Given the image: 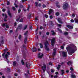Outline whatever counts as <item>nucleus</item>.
<instances>
[{
    "instance_id": "obj_35",
    "label": "nucleus",
    "mask_w": 78,
    "mask_h": 78,
    "mask_svg": "<svg viewBox=\"0 0 78 78\" xmlns=\"http://www.w3.org/2000/svg\"><path fill=\"white\" fill-rule=\"evenodd\" d=\"M30 5H28V7L27 9V11H29V10L30 9Z\"/></svg>"
},
{
    "instance_id": "obj_2",
    "label": "nucleus",
    "mask_w": 78,
    "mask_h": 78,
    "mask_svg": "<svg viewBox=\"0 0 78 78\" xmlns=\"http://www.w3.org/2000/svg\"><path fill=\"white\" fill-rule=\"evenodd\" d=\"M44 45L45 47V50H46L48 51H50V49L48 47V41H46L44 43Z\"/></svg>"
},
{
    "instance_id": "obj_39",
    "label": "nucleus",
    "mask_w": 78,
    "mask_h": 78,
    "mask_svg": "<svg viewBox=\"0 0 78 78\" xmlns=\"http://www.w3.org/2000/svg\"><path fill=\"white\" fill-rule=\"evenodd\" d=\"M28 30H27V31L24 33V35H25V36L27 35L28 34Z\"/></svg>"
},
{
    "instance_id": "obj_17",
    "label": "nucleus",
    "mask_w": 78,
    "mask_h": 78,
    "mask_svg": "<svg viewBox=\"0 0 78 78\" xmlns=\"http://www.w3.org/2000/svg\"><path fill=\"white\" fill-rule=\"evenodd\" d=\"M16 64H17V62L16 61L13 62V66H16Z\"/></svg>"
},
{
    "instance_id": "obj_1",
    "label": "nucleus",
    "mask_w": 78,
    "mask_h": 78,
    "mask_svg": "<svg viewBox=\"0 0 78 78\" xmlns=\"http://www.w3.org/2000/svg\"><path fill=\"white\" fill-rule=\"evenodd\" d=\"M66 49L67 51H69V55H72V53H75V51L76 50V46H74L73 47L69 46L66 48Z\"/></svg>"
},
{
    "instance_id": "obj_63",
    "label": "nucleus",
    "mask_w": 78,
    "mask_h": 78,
    "mask_svg": "<svg viewBox=\"0 0 78 78\" xmlns=\"http://www.w3.org/2000/svg\"><path fill=\"white\" fill-rule=\"evenodd\" d=\"M58 4H59V2H57L55 3V5H56V6H57Z\"/></svg>"
},
{
    "instance_id": "obj_61",
    "label": "nucleus",
    "mask_w": 78,
    "mask_h": 78,
    "mask_svg": "<svg viewBox=\"0 0 78 78\" xmlns=\"http://www.w3.org/2000/svg\"><path fill=\"white\" fill-rule=\"evenodd\" d=\"M2 11L3 12H5V11H6V9H2Z\"/></svg>"
},
{
    "instance_id": "obj_23",
    "label": "nucleus",
    "mask_w": 78,
    "mask_h": 78,
    "mask_svg": "<svg viewBox=\"0 0 78 78\" xmlns=\"http://www.w3.org/2000/svg\"><path fill=\"white\" fill-rule=\"evenodd\" d=\"M8 55L7 54H5V58L7 60H8Z\"/></svg>"
},
{
    "instance_id": "obj_21",
    "label": "nucleus",
    "mask_w": 78,
    "mask_h": 78,
    "mask_svg": "<svg viewBox=\"0 0 78 78\" xmlns=\"http://www.w3.org/2000/svg\"><path fill=\"white\" fill-rule=\"evenodd\" d=\"M60 67L61 65H58V67H57V70H59V69H60Z\"/></svg>"
},
{
    "instance_id": "obj_30",
    "label": "nucleus",
    "mask_w": 78,
    "mask_h": 78,
    "mask_svg": "<svg viewBox=\"0 0 78 78\" xmlns=\"http://www.w3.org/2000/svg\"><path fill=\"white\" fill-rule=\"evenodd\" d=\"M68 34H69L68 32H65L64 33V35H68Z\"/></svg>"
},
{
    "instance_id": "obj_60",
    "label": "nucleus",
    "mask_w": 78,
    "mask_h": 78,
    "mask_svg": "<svg viewBox=\"0 0 78 78\" xmlns=\"http://www.w3.org/2000/svg\"><path fill=\"white\" fill-rule=\"evenodd\" d=\"M2 27H5V23H4L2 25Z\"/></svg>"
},
{
    "instance_id": "obj_3",
    "label": "nucleus",
    "mask_w": 78,
    "mask_h": 78,
    "mask_svg": "<svg viewBox=\"0 0 78 78\" xmlns=\"http://www.w3.org/2000/svg\"><path fill=\"white\" fill-rule=\"evenodd\" d=\"M41 68L43 71L44 73H45V70H46V65L45 63H44L43 64V66L41 67Z\"/></svg>"
},
{
    "instance_id": "obj_11",
    "label": "nucleus",
    "mask_w": 78,
    "mask_h": 78,
    "mask_svg": "<svg viewBox=\"0 0 78 78\" xmlns=\"http://www.w3.org/2000/svg\"><path fill=\"white\" fill-rule=\"evenodd\" d=\"M31 50L33 52H36L37 51L36 50V48L34 47H33L32 49H31Z\"/></svg>"
},
{
    "instance_id": "obj_53",
    "label": "nucleus",
    "mask_w": 78,
    "mask_h": 78,
    "mask_svg": "<svg viewBox=\"0 0 78 78\" xmlns=\"http://www.w3.org/2000/svg\"><path fill=\"white\" fill-rule=\"evenodd\" d=\"M14 5L16 8H17V7H18V5H16V3H14Z\"/></svg>"
},
{
    "instance_id": "obj_15",
    "label": "nucleus",
    "mask_w": 78,
    "mask_h": 78,
    "mask_svg": "<svg viewBox=\"0 0 78 78\" xmlns=\"http://www.w3.org/2000/svg\"><path fill=\"white\" fill-rule=\"evenodd\" d=\"M31 17V13H30L28 15V19H30Z\"/></svg>"
},
{
    "instance_id": "obj_56",
    "label": "nucleus",
    "mask_w": 78,
    "mask_h": 78,
    "mask_svg": "<svg viewBox=\"0 0 78 78\" xmlns=\"http://www.w3.org/2000/svg\"><path fill=\"white\" fill-rule=\"evenodd\" d=\"M71 22L73 23V22H74V20L73 19H71L70 20Z\"/></svg>"
},
{
    "instance_id": "obj_40",
    "label": "nucleus",
    "mask_w": 78,
    "mask_h": 78,
    "mask_svg": "<svg viewBox=\"0 0 78 78\" xmlns=\"http://www.w3.org/2000/svg\"><path fill=\"white\" fill-rule=\"evenodd\" d=\"M35 6L37 7V6H38V3H37V2H35Z\"/></svg>"
},
{
    "instance_id": "obj_44",
    "label": "nucleus",
    "mask_w": 78,
    "mask_h": 78,
    "mask_svg": "<svg viewBox=\"0 0 78 78\" xmlns=\"http://www.w3.org/2000/svg\"><path fill=\"white\" fill-rule=\"evenodd\" d=\"M7 5H10V2H9L7 1Z\"/></svg>"
},
{
    "instance_id": "obj_16",
    "label": "nucleus",
    "mask_w": 78,
    "mask_h": 78,
    "mask_svg": "<svg viewBox=\"0 0 78 78\" xmlns=\"http://www.w3.org/2000/svg\"><path fill=\"white\" fill-rule=\"evenodd\" d=\"M55 31L54 30H51V32L52 33V35L53 36H55L56 35V33L54 32Z\"/></svg>"
},
{
    "instance_id": "obj_13",
    "label": "nucleus",
    "mask_w": 78,
    "mask_h": 78,
    "mask_svg": "<svg viewBox=\"0 0 78 78\" xmlns=\"http://www.w3.org/2000/svg\"><path fill=\"white\" fill-rule=\"evenodd\" d=\"M26 66L27 68H28V65L29 67H30V66H31V65L30 64V63H29L28 64V62H26Z\"/></svg>"
},
{
    "instance_id": "obj_64",
    "label": "nucleus",
    "mask_w": 78,
    "mask_h": 78,
    "mask_svg": "<svg viewBox=\"0 0 78 78\" xmlns=\"http://www.w3.org/2000/svg\"><path fill=\"white\" fill-rule=\"evenodd\" d=\"M49 64L51 66H52V63H51V62L49 63Z\"/></svg>"
},
{
    "instance_id": "obj_55",
    "label": "nucleus",
    "mask_w": 78,
    "mask_h": 78,
    "mask_svg": "<svg viewBox=\"0 0 78 78\" xmlns=\"http://www.w3.org/2000/svg\"><path fill=\"white\" fill-rule=\"evenodd\" d=\"M51 72L52 73H54V72H55V71H54V70H53V69H51Z\"/></svg>"
},
{
    "instance_id": "obj_38",
    "label": "nucleus",
    "mask_w": 78,
    "mask_h": 78,
    "mask_svg": "<svg viewBox=\"0 0 78 78\" xmlns=\"http://www.w3.org/2000/svg\"><path fill=\"white\" fill-rule=\"evenodd\" d=\"M23 5H20V8H23Z\"/></svg>"
},
{
    "instance_id": "obj_34",
    "label": "nucleus",
    "mask_w": 78,
    "mask_h": 78,
    "mask_svg": "<svg viewBox=\"0 0 78 78\" xmlns=\"http://www.w3.org/2000/svg\"><path fill=\"white\" fill-rule=\"evenodd\" d=\"M20 17L19 16V18L16 19V21H17V22H18V21H19V20H20Z\"/></svg>"
},
{
    "instance_id": "obj_8",
    "label": "nucleus",
    "mask_w": 78,
    "mask_h": 78,
    "mask_svg": "<svg viewBox=\"0 0 78 78\" xmlns=\"http://www.w3.org/2000/svg\"><path fill=\"white\" fill-rule=\"evenodd\" d=\"M44 56V54H41V53H39L38 55V58H42V56Z\"/></svg>"
},
{
    "instance_id": "obj_12",
    "label": "nucleus",
    "mask_w": 78,
    "mask_h": 78,
    "mask_svg": "<svg viewBox=\"0 0 78 78\" xmlns=\"http://www.w3.org/2000/svg\"><path fill=\"white\" fill-rule=\"evenodd\" d=\"M53 12V9H49V10L48 12L49 15H50V14H51V13H52V12Z\"/></svg>"
},
{
    "instance_id": "obj_51",
    "label": "nucleus",
    "mask_w": 78,
    "mask_h": 78,
    "mask_svg": "<svg viewBox=\"0 0 78 78\" xmlns=\"http://www.w3.org/2000/svg\"><path fill=\"white\" fill-rule=\"evenodd\" d=\"M53 52H56V48H54L53 49Z\"/></svg>"
},
{
    "instance_id": "obj_50",
    "label": "nucleus",
    "mask_w": 78,
    "mask_h": 78,
    "mask_svg": "<svg viewBox=\"0 0 78 78\" xmlns=\"http://www.w3.org/2000/svg\"><path fill=\"white\" fill-rule=\"evenodd\" d=\"M22 38V36L20 34V35L19 37V39H20Z\"/></svg>"
},
{
    "instance_id": "obj_28",
    "label": "nucleus",
    "mask_w": 78,
    "mask_h": 78,
    "mask_svg": "<svg viewBox=\"0 0 78 78\" xmlns=\"http://www.w3.org/2000/svg\"><path fill=\"white\" fill-rule=\"evenodd\" d=\"M24 75H25V78H28V74H27V73H25Z\"/></svg>"
},
{
    "instance_id": "obj_6",
    "label": "nucleus",
    "mask_w": 78,
    "mask_h": 78,
    "mask_svg": "<svg viewBox=\"0 0 78 78\" xmlns=\"http://www.w3.org/2000/svg\"><path fill=\"white\" fill-rule=\"evenodd\" d=\"M68 7V4L67 3H66L64 4L63 6V8L64 9H67Z\"/></svg>"
},
{
    "instance_id": "obj_31",
    "label": "nucleus",
    "mask_w": 78,
    "mask_h": 78,
    "mask_svg": "<svg viewBox=\"0 0 78 78\" xmlns=\"http://www.w3.org/2000/svg\"><path fill=\"white\" fill-rule=\"evenodd\" d=\"M27 39H24V43L25 44H27Z\"/></svg>"
},
{
    "instance_id": "obj_29",
    "label": "nucleus",
    "mask_w": 78,
    "mask_h": 78,
    "mask_svg": "<svg viewBox=\"0 0 78 78\" xmlns=\"http://www.w3.org/2000/svg\"><path fill=\"white\" fill-rule=\"evenodd\" d=\"M0 43L2 44H4V40H2L0 41Z\"/></svg>"
},
{
    "instance_id": "obj_24",
    "label": "nucleus",
    "mask_w": 78,
    "mask_h": 78,
    "mask_svg": "<svg viewBox=\"0 0 78 78\" xmlns=\"http://www.w3.org/2000/svg\"><path fill=\"white\" fill-rule=\"evenodd\" d=\"M71 77L72 78H76V76L75 75H74L73 74L71 75Z\"/></svg>"
},
{
    "instance_id": "obj_14",
    "label": "nucleus",
    "mask_w": 78,
    "mask_h": 78,
    "mask_svg": "<svg viewBox=\"0 0 78 78\" xmlns=\"http://www.w3.org/2000/svg\"><path fill=\"white\" fill-rule=\"evenodd\" d=\"M67 27L68 28H69V29H72L73 28V27L72 26L69 25H68Z\"/></svg>"
},
{
    "instance_id": "obj_18",
    "label": "nucleus",
    "mask_w": 78,
    "mask_h": 78,
    "mask_svg": "<svg viewBox=\"0 0 78 78\" xmlns=\"http://www.w3.org/2000/svg\"><path fill=\"white\" fill-rule=\"evenodd\" d=\"M57 30H58V31H59L60 33H62V30H61V29H59V28H57Z\"/></svg>"
},
{
    "instance_id": "obj_9",
    "label": "nucleus",
    "mask_w": 78,
    "mask_h": 78,
    "mask_svg": "<svg viewBox=\"0 0 78 78\" xmlns=\"http://www.w3.org/2000/svg\"><path fill=\"white\" fill-rule=\"evenodd\" d=\"M62 55L63 57H67V52H62Z\"/></svg>"
},
{
    "instance_id": "obj_54",
    "label": "nucleus",
    "mask_w": 78,
    "mask_h": 78,
    "mask_svg": "<svg viewBox=\"0 0 78 78\" xmlns=\"http://www.w3.org/2000/svg\"><path fill=\"white\" fill-rule=\"evenodd\" d=\"M70 70H71V71H73V67H71L70 68Z\"/></svg>"
},
{
    "instance_id": "obj_27",
    "label": "nucleus",
    "mask_w": 78,
    "mask_h": 78,
    "mask_svg": "<svg viewBox=\"0 0 78 78\" xmlns=\"http://www.w3.org/2000/svg\"><path fill=\"white\" fill-rule=\"evenodd\" d=\"M40 48H43V45H42V44L41 43H40Z\"/></svg>"
},
{
    "instance_id": "obj_36",
    "label": "nucleus",
    "mask_w": 78,
    "mask_h": 78,
    "mask_svg": "<svg viewBox=\"0 0 78 78\" xmlns=\"http://www.w3.org/2000/svg\"><path fill=\"white\" fill-rule=\"evenodd\" d=\"M4 51H5V52L6 51H7L8 50V48H5L4 49Z\"/></svg>"
},
{
    "instance_id": "obj_58",
    "label": "nucleus",
    "mask_w": 78,
    "mask_h": 78,
    "mask_svg": "<svg viewBox=\"0 0 78 78\" xmlns=\"http://www.w3.org/2000/svg\"><path fill=\"white\" fill-rule=\"evenodd\" d=\"M38 18V17H36L35 18V20H38V19H37Z\"/></svg>"
},
{
    "instance_id": "obj_41",
    "label": "nucleus",
    "mask_w": 78,
    "mask_h": 78,
    "mask_svg": "<svg viewBox=\"0 0 78 78\" xmlns=\"http://www.w3.org/2000/svg\"><path fill=\"white\" fill-rule=\"evenodd\" d=\"M56 52H53L52 53V55H53L54 56H55V55H56Z\"/></svg>"
},
{
    "instance_id": "obj_4",
    "label": "nucleus",
    "mask_w": 78,
    "mask_h": 78,
    "mask_svg": "<svg viewBox=\"0 0 78 78\" xmlns=\"http://www.w3.org/2000/svg\"><path fill=\"white\" fill-rule=\"evenodd\" d=\"M7 9H8L7 13L9 16L10 17H12V15H11V12H10V11H9L10 8H9V7H7Z\"/></svg>"
},
{
    "instance_id": "obj_26",
    "label": "nucleus",
    "mask_w": 78,
    "mask_h": 78,
    "mask_svg": "<svg viewBox=\"0 0 78 78\" xmlns=\"http://www.w3.org/2000/svg\"><path fill=\"white\" fill-rule=\"evenodd\" d=\"M28 27V25H26L25 27H24L23 28V30H25L27 28V27Z\"/></svg>"
},
{
    "instance_id": "obj_22",
    "label": "nucleus",
    "mask_w": 78,
    "mask_h": 78,
    "mask_svg": "<svg viewBox=\"0 0 78 78\" xmlns=\"http://www.w3.org/2000/svg\"><path fill=\"white\" fill-rule=\"evenodd\" d=\"M21 64H22V65H24V64H25V62H23V59L21 60Z\"/></svg>"
},
{
    "instance_id": "obj_7",
    "label": "nucleus",
    "mask_w": 78,
    "mask_h": 78,
    "mask_svg": "<svg viewBox=\"0 0 78 78\" xmlns=\"http://www.w3.org/2000/svg\"><path fill=\"white\" fill-rule=\"evenodd\" d=\"M55 39L51 40V45L52 47L55 46Z\"/></svg>"
},
{
    "instance_id": "obj_25",
    "label": "nucleus",
    "mask_w": 78,
    "mask_h": 78,
    "mask_svg": "<svg viewBox=\"0 0 78 78\" xmlns=\"http://www.w3.org/2000/svg\"><path fill=\"white\" fill-rule=\"evenodd\" d=\"M50 25H51V26H54V24L53 23V21H51V23H50Z\"/></svg>"
},
{
    "instance_id": "obj_19",
    "label": "nucleus",
    "mask_w": 78,
    "mask_h": 78,
    "mask_svg": "<svg viewBox=\"0 0 78 78\" xmlns=\"http://www.w3.org/2000/svg\"><path fill=\"white\" fill-rule=\"evenodd\" d=\"M61 75H64V74L65 73H64V70H61Z\"/></svg>"
},
{
    "instance_id": "obj_33",
    "label": "nucleus",
    "mask_w": 78,
    "mask_h": 78,
    "mask_svg": "<svg viewBox=\"0 0 78 78\" xmlns=\"http://www.w3.org/2000/svg\"><path fill=\"white\" fill-rule=\"evenodd\" d=\"M55 15L57 16H59V13L58 12H56L55 13Z\"/></svg>"
},
{
    "instance_id": "obj_32",
    "label": "nucleus",
    "mask_w": 78,
    "mask_h": 78,
    "mask_svg": "<svg viewBox=\"0 0 78 78\" xmlns=\"http://www.w3.org/2000/svg\"><path fill=\"white\" fill-rule=\"evenodd\" d=\"M22 47H23V48H26V46H25V44H23L22 46Z\"/></svg>"
},
{
    "instance_id": "obj_48",
    "label": "nucleus",
    "mask_w": 78,
    "mask_h": 78,
    "mask_svg": "<svg viewBox=\"0 0 78 78\" xmlns=\"http://www.w3.org/2000/svg\"><path fill=\"white\" fill-rule=\"evenodd\" d=\"M20 12H21V9H20L18 10V13H20Z\"/></svg>"
},
{
    "instance_id": "obj_5",
    "label": "nucleus",
    "mask_w": 78,
    "mask_h": 78,
    "mask_svg": "<svg viewBox=\"0 0 78 78\" xmlns=\"http://www.w3.org/2000/svg\"><path fill=\"white\" fill-rule=\"evenodd\" d=\"M22 27H23V26H22V24H20L18 25V27L16 28V31H17L18 30H21V29L22 28Z\"/></svg>"
},
{
    "instance_id": "obj_59",
    "label": "nucleus",
    "mask_w": 78,
    "mask_h": 78,
    "mask_svg": "<svg viewBox=\"0 0 78 78\" xmlns=\"http://www.w3.org/2000/svg\"><path fill=\"white\" fill-rule=\"evenodd\" d=\"M5 19H7L8 18V16L6 14H5Z\"/></svg>"
},
{
    "instance_id": "obj_10",
    "label": "nucleus",
    "mask_w": 78,
    "mask_h": 78,
    "mask_svg": "<svg viewBox=\"0 0 78 78\" xmlns=\"http://www.w3.org/2000/svg\"><path fill=\"white\" fill-rule=\"evenodd\" d=\"M58 22L60 23H62V24H63V22H62V19H61L60 18H58Z\"/></svg>"
},
{
    "instance_id": "obj_46",
    "label": "nucleus",
    "mask_w": 78,
    "mask_h": 78,
    "mask_svg": "<svg viewBox=\"0 0 78 78\" xmlns=\"http://www.w3.org/2000/svg\"><path fill=\"white\" fill-rule=\"evenodd\" d=\"M61 47L62 50H63V49L64 48V47L63 46H61Z\"/></svg>"
},
{
    "instance_id": "obj_52",
    "label": "nucleus",
    "mask_w": 78,
    "mask_h": 78,
    "mask_svg": "<svg viewBox=\"0 0 78 78\" xmlns=\"http://www.w3.org/2000/svg\"><path fill=\"white\" fill-rule=\"evenodd\" d=\"M44 17H46V18H48V16L47 15L45 14L44 15Z\"/></svg>"
},
{
    "instance_id": "obj_20",
    "label": "nucleus",
    "mask_w": 78,
    "mask_h": 78,
    "mask_svg": "<svg viewBox=\"0 0 78 78\" xmlns=\"http://www.w3.org/2000/svg\"><path fill=\"white\" fill-rule=\"evenodd\" d=\"M67 64L68 65H71L72 64V62L70 61H69L67 63Z\"/></svg>"
},
{
    "instance_id": "obj_45",
    "label": "nucleus",
    "mask_w": 78,
    "mask_h": 78,
    "mask_svg": "<svg viewBox=\"0 0 78 78\" xmlns=\"http://www.w3.org/2000/svg\"><path fill=\"white\" fill-rule=\"evenodd\" d=\"M49 17L50 19H52L53 18V16H52V15L50 16Z\"/></svg>"
},
{
    "instance_id": "obj_49",
    "label": "nucleus",
    "mask_w": 78,
    "mask_h": 78,
    "mask_svg": "<svg viewBox=\"0 0 78 78\" xmlns=\"http://www.w3.org/2000/svg\"><path fill=\"white\" fill-rule=\"evenodd\" d=\"M12 9L13 10V11H16V8L14 7H12Z\"/></svg>"
},
{
    "instance_id": "obj_42",
    "label": "nucleus",
    "mask_w": 78,
    "mask_h": 78,
    "mask_svg": "<svg viewBox=\"0 0 78 78\" xmlns=\"http://www.w3.org/2000/svg\"><path fill=\"white\" fill-rule=\"evenodd\" d=\"M56 52H53L52 53V55H53L54 56H55V55H56Z\"/></svg>"
},
{
    "instance_id": "obj_43",
    "label": "nucleus",
    "mask_w": 78,
    "mask_h": 78,
    "mask_svg": "<svg viewBox=\"0 0 78 78\" xmlns=\"http://www.w3.org/2000/svg\"><path fill=\"white\" fill-rule=\"evenodd\" d=\"M20 22H23V18H22L20 20Z\"/></svg>"
},
{
    "instance_id": "obj_37",
    "label": "nucleus",
    "mask_w": 78,
    "mask_h": 78,
    "mask_svg": "<svg viewBox=\"0 0 78 78\" xmlns=\"http://www.w3.org/2000/svg\"><path fill=\"white\" fill-rule=\"evenodd\" d=\"M75 23H78V19H76L75 20Z\"/></svg>"
},
{
    "instance_id": "obj_62",
    "label": "nucleus",
    "mask_w": 78,
    "mask_h": 78,
    "mask_svg": "<svg viewBox=\"0 0 78 78\" xmlns=\"http://www.w3.org/2000/svg\"><path fill=\"white\" fill-rule=\"evenodd\" d=\"M12 32H13V31H12V30H11L10 31L9 33L10 34H11V33H12Z\"/></svg>"
},
{
    "instance_id": "obj_57",
    "label": "nucleus",
    "mask_w": 78,
    "mask_h": 78,
    "mask_svg": "<svg viewBox=\"0 0 78 78\" xmlns=\"http://www.w3.org/2000/svg\"><path fill=\"white\" fill-rule=\"evenodd\" d=\"M50 34V33L48 32H47L46 33V35L47 36H48V35H49Z\"/></svg>"
},
{
    "instance_id": "obj_47",
    "label": "nucleus",
    "mask_w": 78,
    "mask_h": 78,
    "mask_svg": "<svg viewBox=\"0 0 78 78\" xmlns=\"http://www.w3.org/2000/svg\"><path fill=\"white\" fill-rule=\"evenodd\" d=\"M42 7L43 8H45V7H46V5H45V4H43L42 5Z\"/></svg>"
}]
</instances>
